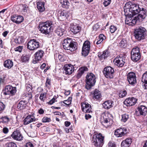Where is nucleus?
Listing matches in <instances>:
<instances>
[{"label": "nucleus", "instance_id": "20e7f679", "mask_svg": "<svg viewBox=\"0 0 147 147\" xmlns=\"http://www.w3.org/2000/svg\"><path fill=\"white\" fill-rule=\"evenodd\" d=\"M146 29L142 27H140L134 31L135 38L138 40L144 39L146 35Z\"/></svg>", "mask_w": 147, "mask_h": 147}, {"label": "nucleus", "instance_id": "052dcab7", "mask_svg": "<svg viewBox=\"0 0 147 147\" xmlns=\"http://www.w3.org/2000/svg\"><path fill=\"white\" fill-rule=\"evenodd\" d=\"M22 10L24 12H26L28 9V7L26 5H23L22 6Z\"/></svg>", "mask_w": 147, "mask_h": 147}, {"label": "nucleus", "instance_id": "412c9836", "mask_svg": "<svg viewBox=\"0 0 147 147\" xmlns=\"http://www.w3.org/2000/svg\"><path fill=\"white\" fill-rule=\"evenodd\" d=\"M38 120L32 115H29L27 116L24 120V125H28L31 123L35 121Z\"/></svg>", "mask_w": 147, "mask_h": 147}, {"label": "nucleus", "instance_id": "de8ad7c7", "mask_svg": "<svg viewBox=\"0 0 147 147\" xmlns=\"http://www.w3.org/2000/svg\"><path fill=\"white\" fill-rule=\"evenodd\" d=\"M131 17H130V18H129L128 17H126V19L125 20V22L126 23L128 24L129 23L132 22V21H134L135 22V21L134 20H131ZM134 19H135V18ZM135 22L136 23V22Z\"/></svg>", "mask_w": 147, "mask_h": 147}, {"label": "nucleus", "instance_id": "f3484780", "mask_svg": "<svg viewBox=\"0 0 147 147\" xmlns=\"http://www.w3.org/2000/svg\"><path fill=\"white\" fill-rule=\"evenodd\" d=\"M63 73L66 75H70L74 71V68L71 64H66L63 67Z\"/></svg>", "mask_w": 147, "mask_h": 147}, {"label": "nucleus", "instance_id": "f8f14e48", "mask_svg": "<svg viewBox=\"0 0 147 147\" xmlns=\"http://www.w3.org/2000/svg\"><path fill=\"white\" fill-rule=\"evenodd\" d=\"M90 42L88 40L85 41L83 44L82 50V54L84 57L88 54L90 49Z\"/></svg>", "mask_w": 147, "mask_h": 147}, {"label": "nucleus", "instance_id": "864d4df0", "mask_svg": "<svg viewBox=\"0 0 147 147\" xmlns=\"http://www.w3.org/2000/svg\"><path fill=\"white\" fill-rule=\"evenodd\" d=\"M103 4L105 7L107 6L110 3L111 0H104Z\"/></svg>", "mask_w": 147, "mask_h": 147}, {"label": "nucleus", "instance_id": "423d86ee", "mask_svg": "<svg viewBox=\"0 0 147 147\" xmlns=\"http://www.w3.org/2000/svg\"><path fill=\"white\" fill-rule=\"evenodd\" d=\"M62 45L64 49L65 50L72 51L75 49L74 44L70 38H68L65 39L63 41Z\"/></svg>", "mask_w": 147, "mask_h": 147}, {"label": "nucleus", "instance_id": "c756f323", "mask_svg": "<svg viewBox=\"0 0 147 147\" xmlns=\"http://www.w3.org/2000/svg\"><path fill=\"white\" fill-rule=\"evenodd\" d=\"M65 30V29L59 26L57 27L55 30V33L56 35L59 36H61L64 34Z\"/></svg>", "mask_w": 147, "mask_h": 147}, {"label": "nucleus", "instance_id": "cd10ccee", "mask_svg": "<svg viewBox=\"0 0 147 147\" xmlns=\"http://www.w3.org/2000/svg\"><path fill=\"white\" fill-rule=\"evenodd\" d=\"M132 142V139L130 138H128L123 140L121 142V147H129Z\"/></svg>", "mask_w": 147, "mask_h": 147}, {"label": "nucleus", "instance_id": "338daca9", "mask_svg": "<svg viewBox=\"0 0 147 147\" xmlns=\"http://www.w3.org/2000/svg\"><path fill=\"white\" fill-rule=\"evenodd\" d=\"M9 32V31H5L3 33L2 35L4 37H6Z\"/></svg>", "mask_w": 147, "mask_h": 147}, {"label": "nucleus", "instance_id": "bf43d9fd", "mask_svg": "<svg viewBox=\"0 0 147 147\" xmlns=\"http://www.w3.org/2000/svg\"><path fill=\"white\" fill-rule=\"evenodd\" d=\"M9 131L8 129L6 127H5L3 128V132L5 134H7L8 132Z\"/></svg>", "mask_w": 147, "mask_h": 147}, {"label": "nucleus", "instance_id": "f704fd0d", "mask_svg": "<svg viewBox=\"0 0 147 147\" xmlns=\"http://www.w3.org/2000/svg\"><path fill=\"white\" fill-rule=\"evenodd\" d=\"M142 81L144 83L145 89H147V71L143 74L142 77Z\"/></svg>", "mask_w": 147, "mask_h": 147}, {"label": "nucleus", "instance_id": "7ed1b4c3", "mask_svg": "<svg viewBox=\"0 0 147 147\" xmlns=\"http://www.w3.org/2000/svg\"><path fill=\"white\" fill-rule=\"evenodd\" d=\"M110 117L112 118V115L109 113L103 114L102 115L100 122L102 125L106 127L107 128L111 126L113 123L112 119L110 118Z\"/></svg>", "mask_w": 147, "mask_h": 147}, {"label": "nucleus", "instance_id": "49530a36", "mask_svg": "<svg viewBox=\"0 0 147 147\" xmlns=\"http://www.w3.org/2000/svg\"><path fill=\"white\" fill-rule=\"evenodd\" d=\"M51 121V119L47 117H44L42 119V122L43 123L49 122Z\"/></svg>", "mask_w": 147, "mask_h": 147}, {"label": "nucleus", "instance_id": "5701e85b", "mask_svg": "<svg viewBox=\"0 0 147 147\" xmlns=\"http://www.w3.org/2000/svg\"><path fill=\"white\" fill-rule=\"evenodd\" d=\"M11 20L16 24H20L23 21L24 18L22 16L14 15L11 17Z\"/></svg>", "mask_w": 147, "mask_h": 147}, {"label": "nucleus", "instance_id": "b1692460", "mask_svg": "<svg viewBox=\"0 0 147 147\" xmlns=\"http://www.w3.org/2000/svg\"><path fill=\"white\" fill-rule=\"evenodd\" d=\"M138 110L136 113H139L140 115L145 116L147 114V108L144 106L141 105L139 106Z\"/></svg>", "mask_w": 147, "mask_h": 147}, {"label": "nucleus", "instance_id": "1a4fd4ad", "mask_svg": "<svg viewBox=\"0 0 147 147\" xmlns=\"http://www.w3.org/2000/svg\"><path fill=\"white\" fill-rule=\"evenodd\" d=\"M103 74L107 78H112L113 77L114 71L113 68L110 66H107L104 69Z\"/></svg>", "mask_w": 147, "mask_h": 147}, {"label": "nucleus", "instance_id": "8fccbe9b", "mask_svg": "<svg viewBox=\"0 0 147 147\" xmlns=\"http://www.w3.org/2000/svg\"><path fill=\"white\" fill-rule=\"evenodd\" d=\"M51 84V80L47 77L46 79L45 85L47 87H49Z\"/></svg>", "mask_w": 147, "mask_h": 147}, {"label": "nucleus", "instance_id": "ddd939ff", "mask_svg": "<svg viewBox=\"0 0 147 147\" xmlns=\"http://www.w3.org/2000/svg\"><path fill=\"white\" fill-rule=\"evenodd\" d=\"M147 14V10L146 9L143 7L140 8L139 12L138 14L137 17H135V19L134 20L136 22V21L139 19H144L146 16Z\"/></svg>", "mask_w": 147, "mask_h": 147}, {"label": "nucleus", "instance_id": "79ce46f5", "mask_svg": "<svg viewBox=\"0 0 147 147\" xmlns=\"http://www.w3.org/2000/svg\"><path fill=\"white\" fill-rule=\"evenodd\" d=\"M102 55L104 59H105L109 55V51L107 50L105 51L102 53Z\"/></svg>", "mask_w": 147, "mask_h": 147}, {"label": "nucleus", "instance_id": "39448f33", "mask_svg": "<svg viewBox=\"0 0 147 147\" xmlns=\"http://www.w3.org/2000/svg\"><path fill=\"white\" fill-rule=\"evenodd\" d=\"M95 76L92 73L88 74L86 77V88L89 90L94 86L96 82Z\"/></svg>", "mask_w": 147, "mask_h": 147}, {"label": "nucleus", "instance_id": "09e8293b", "mask_svg": "<svg viewBox=\"0 0 147 147\" xmlns=\"http://www.w3.org/2000/svg\"><path fill=\"white\" fill-rule=\"evenodd\" d=\"M70 98H71L70 97H69L68 100L63 101V103L67 105V106H69L71 103V100L70 99Z\"/></svg>", "mask_w": 147, "mask_h": 147}, {"label": "nucleus", "instance_id": "e433bc0d", "mask_svg": "<svg viewBox=\"0 0 147 147\" xmlns=\"http://www.w3.org/2000/svg\"><path fill=\"white\" fill-rule=\"evenodd\" d=\"M61 3L62 4L63 7L64 8L68 7L69 4L68 0H61Z\"/></svg>", "mask_w": 147, "mask_h": 147}, {"label": "nucleus", "instance_id": "ea45409f", "mask_svg": "<svg viewBox=\"0 0 147 147\" xmlns=\"http://www.w3.org/2000/svg\"><path fill=\"white\" fill-rule=\"evenodd\" d=\"M47 93L44 92V93H41L40 94V96L39 97V99L42 101L44 102L46 98Z\"/></svg>", "mask_w": 147, "mask_h": 147}, {"label": "nucleus", "instance_id": "a18cd8bd", "mask_svg": "<svg viewBox=\"0 0 147 147\" xmlns=\"http://www.w3.org/2000/svg\"><path fill=\"white\" fill-rule=\"evenodd\" d=\"M110 31L111 33H113L117 30V27L114 25H111L110 27Z\"/></svg>", "mask_w": 147, "mask_h": 147}, {"label": "nucleus", "instance_id": "69168bd1", "mask_svg": "<svg viewBox=\"0 0 147 147\" xmlns=\"http://www.w3.org/2000/svg\"><path fill=\"white\" fill-rule=\"evenodd\" d=\"M26 147H33V146L32 143L29 142L26 144Z\"/></svg>", "mask_w": 147, "mask_h": 147}, {"label": "nucleus", "instance_id": "e2e57ef3", "mask_svg": "<svg viewBox=\"0 0 147 147\" xmlns=\"http://www.w3.org/2000/svg\"><path fill=\"white\" fill-rule=\"evenodd\" d=\"M85 117L86 119V120H88V119H90L92 117L91 115L89 114H86Z\"/></svg>", "mask_w": 147, "mask_h": 147}, {"label": "nucleus", "instance_id": "680f3d73", "mask_svg": "<svg viewBox=\"0 0 147 147\" xmlns=\"http://www.w3.org/2000/svg\"><path fill=\"white\" fill-rule=\"evenodd\" d=\"M108 147H116V145L114 143L110 142L108 143Z\"/></svg>", "mask_w": 147, "mask_h": 147}, {"label": "nucleus", "instance_id": "603ef678", "mask_svg": "<svg viewBox=\"0 0 147 147\" xmlns=\"http://www.w3.org/2000/svg\"><path fill=\"white\" fill-rule=\"evenodd\" d=\"M98 40L103 41V40L106 39L105 36L102 34H100L99 36Z\"/></svg>", "mask_w": 147, "mask_h": 147}, {"label": "nucleus", "instance_id": "6e6552de", "mask_svg": "<svg viewBox=\"0 0 147 147\" xmlns=\"http://www.w3.org/2000/svg\"><path fill=\"white\" fill-rule=\"evenodd\" d=\"M27 46L29 50L34 51L39 47V42L35 39H31L28 42Z\"/></svg>", "mask_w": 147, "mask_h": 147}, {"label": "nucleus", "instance_id": "774afa93", "mask_svg": "<svg viewBox=\"0 0 147 147\" xmlns=\"http://www.w3.org/2000/svg\"><path fill=\"white\" fill-rule=\"evenodd\" d=\"M143 147H147V140L144 142Z\"/></svg>", "mask_w": 147, "mask_h": 147}, {"label": "nucleus", "instance_id": "9d476101", "mask_svg": "<svg viewBox=\"0 0 147 147\" xmlns=\"http://www.w3.org/2000/svg\"><path fill=\"white\" fill-rule=\"evenodd\" d=\"M16 92V87L9 85L5 87L3 94L5 95H8L12 96L15 94Z\"/></svg>", "mask_w": 147, "mask_h": 147}, {"label": "nucleus", "instance_id": "5fc2aeb1", "mask_svg": "<svg viewBox=\"0 0 147 147\" xmlns=\"http://www.w3.org/2000/svg\"><path fill=\"white\" fill-rule=\"evenodd\" d=\"M5 105L2 102H0V111H3L5 108Z\"/></svg>", "mask_w": 147, "mask_h": 147}, {"label": "nucleus", "instance_id": "3c124183", "mask_svg": "<svg viewBox=\"0 0 147 147\" xmlns=\"http://www.w3.org/2000/svg\"><path fill=\"white\" fill-rule=\"evenodd\" d=\"M23 49V46H20L15 48V50L16 51H18L20 53L21 52Z\"/></svg>", "mask_w": 147, "mask_h": 147}, {"label": "nucleus", "instance_id": "4d7b16f0", "mask_svg": "<svg viewBox=\"0 0 147 147\" xmlns=\"http://www.w3.org/2000/svg\"><path fill=\"white\" fill-rule=\"evenodd\" d=\"M8 147H17L16 144L14 142H10L8 144Z\"/></svg>", "mask_w": 147, "mask_h": 147}, {"label": "nucleus", "instance_id": "7c9ffc66", "mask_svg": "<svg viewBox=\"0 0 147 147\" xmlns=\"http://www.w3.org/2000/svg\"><path fill=\"white\" fill-rule=\"evenodd\" d=\"M68 15L67 11H61L59 13V19L61 21H63L68 17Z\"/></svg>", "mask_w": 147, "mask_h": 147}, {"label": "nucleus", "instance_id": "37998d69", "mask_svg": "<svg viewBox=\"0 0 147 147\" xmlns=\"http://www.w3.org/2000/svg\"><path fill=\"white\" fill-rule=\"evenodd\" d=\"M127 93V92L125 90L121 91L119 93V97L120 98H123L126 96Z\"/></svg>", "mask_w": 147, "mask_h": 147}, {"label": "nucleus", "instance_id": "0eeeda50", "mask_svg": "<svg viewBox=\"0 0 147 147\" xmlns=\"http://www.w3.org/2000/svg\"><path fill=\"white\" fill-rule=\"evenodd\" d=\"M140 49L138 47L133 48L131 52V59L134 62H136L141 58V55L140 52Z\"/></svg>", "mask_w": 147, "mask_h": 147}, {"label": "nucleus", "instance_id": "0e129e2a", "mask_svg": "<svg viewBox=\"0 0 147 147\" xmlns=\"http://www.w3.org/2000/svg\"><path fill=\"white\" fill-rule=\"evenodd\" d=\"M55 99L53 98L48 102V104L50 105H52L55 102Z\"/></svg>", "mask_w": 147, "mask_h": 147}, {"label": "nucleus", "instance_id": "a878e982", "mask_svg": "<svg viewBox=\"0 0 147 147\" xmlns=\"http://www.w3.org/2000/svg\"><path fill=\"white\" fill-rule=\"evenodd\" d=\"M92 94L93 99L96 100H99L102 97L101 92L97 89L94 90Z\"/></svg>", "mask_w": 147, "mask_h": 147}, {"label": "nucleus", "instance_id": "13d9d810", "mask_svg": "<svg viewBox=\"0 0 147 147\" xmlns=\"http://www.w3.org/2000/svg\"><path fill=\"white\" fill-rule=\"evenodd\" d=\"M93 28L94 30L96 31L99 28V26L98 24H96L94 26Z\"/></svg>", "mask_w": 147, "mask_h": 147}, {"label": "nucleus", "instance_id": "6ab92c4d", "mask_svg": "<svg viewBox=\"0 0 147 147\" xmlns=\"http://www.w3.org/2000/svg\"><path fill=\"white\" fill-rule=\"evenodd\" d=\"M11 136L14 140L18 141H21L23 138V136L19 130L14 131L11 135Z\"/></svg>", "mask_w": 147, "mask_h": 147}, {"label": "nucleus", "instance_id": "6e6d98bb", "mask_svg": "<svg viewBox=\"0 0 147 147\" xmlns=\"http://www.w3.org/2000/svg\"><path fill=\"white\" fill-rule=\"evenodd\" d=\"M5 77H3V78H0V85L1 84H5Z\"/></svg>", "mask_w": 147, "mask_h": 147}, {"label": "nucleus", "instance_id": "4c0bfd02", "mask_svg": "<svg viewBox=\"0 0 147 147\" xmlns=\"http://www.w3.org/2000/svg\"><path fill=\"white\" fill-rule=\"evenodd\" d=\"M120 46L121 47H125L127 45V41L125 39H123L119 43Z\"/></svg>", "mask_w": 147, "mask_h": 147}, {"label": "nucleus", "instance_id": "4468645a", "mask_svg": "<svg viewBox=\"0 0 147 147\" xmlns=\"http://www.w3.org/2000/svg\"><path fill=\"white\" fill-rule=\"evenodd\" d=\"M44 53V52L43 51L41 50H38L34 55V58L33 61V63L35 64L41 60Z\"/></svg>", "mask_w": 147, "mask_h": 147}, {"label": "nucleus", "instance_id": "dca6fc26", "mask_svg": "<svg viewBox=\"0 0 147 147\" xmlns=\"http://www.w3.org/2000/svg\"><path fill=\"white\" fill-rule=\"evenodd\" d=\"M127 78L129 84L133 85L136 82L135 74L133 72H129L127 74Z\"/></svg>", "mask_w": 147, "mask_h": 147}, {"label": "nucleus", "instance_id": "58836bf2", "mask_svg": "<svg viewBox=\"0 0 147 147\" xmlns=\"http://www.w3.org/2000/svg\"><path fill=\"white\" fill-rule=\"evenodd\" d=\"M122 119L121 121H122L125 122H126L129 118L128 115L127 114H124L122 115L121 116Z\"/></svg>", "mask_w": 147, "mask_h": 147}, {"label": "nucleus", "instance_id": "f257e3e1", "mask_svg": "<svg viewBox=\"0 0 147 147\" xmlns=\"http://www.w3.org/2000/svg\"><path fill=\"white\" fill-rule=\"evenodd\" d=\"M52 24L53 22L51 20H48L45 22L42 23L39 26V30L42 33L49 34L51 32Z\"/></svg>", "mask_w": 147, "mask_h": 147}, {"label": "nucleus", "instance_id": "f03ea898", "mask_svg": "<svg viewBox=\"0 0 147 147\" xmlns=\"http://www.w3.org/2000/svg\"><path fill=\"white\" fill-rule=\"evenodd\" d=\"M104 136L99 133L93 135L92 140V142L94 145L97 147H101L104 144Z\"/></svg>", "mask_w": 147, "mask_h": 147}, {"label": "nucleus", "instance_id": "2f4dec72", "mask_svg": "<svg viewBox=\"0 0 147 147\" xmlns=\"http://www.w3.org/2000/svg\"><path fill=\"white\" fill-rule=\"evenodd\" d=\"M27 102L25 100H22L18 104L17 107L20 110H22L25 108Z\"/></svg>", "mask_w": 147, "mask_h": 147}, {"label": "nucleus", "instance_id": "393cba45", "mask_svg": "<svg viewBox=\"0 0 147 147\" xmlns=\"http://www.w3.org/2000/svg\"><path fill=\"white\" fill-rule=\"evenodd\" d=\"M70 30L74 34H76L79 33L81 30V27L77 24L74 25L72 23L71 24Z\"/></svg>", "mask_w": 147, "mask_h": 147}, {"label": "nucleus", "instance_id": "a19ab883", "mask_svg": "<svg viewBox=\"0 0 147 147\" xmlns=\"http://www.w3.org/2000/svg\"><path fill=\"white\" fill-rule=\"evenodd\" d=\"M30 57L28 55L22 56V60L23 62H28L29 59Z\"/></svg>", "mask_w": 147, "mask_h": 147}, {"label": "nucleus", "instance_id": "aec40b11", "mask_svg": "<svg viewBox=\"0 0 147 147\" xmlns=\"http://www.w3.org/2000/svg\"><path fill=\"white\" fill-rule=\"evenodd\" d=\"M127 133V129L124 128H121L117 129L115 132V135L117 137H121L126 134Z\"/></svg>", "mask_w": 147, "mask_h": 147}, {"label": "nucleus", "instance_id": "bb28decb", "mask_svg": "<svg viewBox=\"0 0 147 147\" xmlns=\"http://www.w3.org/2000/svg\"><path fill=\"white\" fill-rule=\"evenodd\" d=\"M88 70V69L86 67H81L78 70V73L76 75L77 78L78 79L80 78L84 72L87 71Z\"/></svg>", "mask_w": 147, "mask_h": 147}, {"label": "nucleus", "instance_id": "c85d7f7f", "mask_svg": "<svg viewBox=\"0 0 147 147\" xmlns=\"http://www.w3.org/2000/svg\"><path fill=\"white\" fill-rule=\"evenodd\" d=\"M113 101L111 100L105 101L102 105L103 108L106 109H109L113 107Z\"/></svg>", "mask_w": 147, "mask_h": 147}, {"label": "nucleus", "instance_id": "72a5a7b5", "mask_svg": "<svg viewBox=\"0 0 147 147\" xmlns=\"http://www.w3.org/2000/svg\"><path fill=\"white\" fill-rule=\"evenodd\" d=\"M44 4V3L42 2L37 3V7L40 12H42L45 10Z\"/></svg>", "mask_w": 147, "mask_h": 147}, {"label": "nucleus", "instance_id": "a211bd4d", "mask_svg": "<svg viewBox=\"0 0 147 147\" xmlns=\"http://www.w3.org/2000/svg\"><path fill=\"white\" fill-rule=\"evenodd\" d=\"M82 109L83 111L86 113L92 112V107L90 104L86 102H84L81 104Z\"/></svg>", "mask_w": 147, "mask_h": 147}, {"label": "nucleus", "instance_id": "9b49d317", "mask_svg": "<svg viewBox=\"0 0 147 147\" xmlns=\"http://www.w3.org/2000/svg\"><path fill=\"white\" fill-rule=\"evenodd\" d=\"M128 8L129 9V12L131 13L129 14L130 15L131 14L132 16H134L138 14L139 12L140 7L139 5L134 4L130 5L129 7Z\"/></svg>", "mask_w": 147, "mask_h": 147}, {"label": "nucleus", "instance_id": "c9c22d12", "mask_svg": "<svg viewBox=\"0 0 147 147\" xmlns=\"http://www.w3.org/2000/svg\"><path fill=\"white\" fill-rule=\"evenodd\" d=\"M24 38L22 36H20L16 38L14 40L15 42L19 44L23 43L24 42Z\"/></svg>", "mask_w": 147, "mask_h": 147}, {"label": "nucleus", "instance_id": "4be33fe9", "mask_svg": "<svg viewBox=\"0 0 147 147\" xmlns=\"http://www.w3.org/2000/svg\"><path fill=\"white\" fill-rule=\"evenodd\" d=\"M137 99L134 98H129L126 99L123 102L124 104L127 106L134 105L136 102Z\"/></svg>", "mask_w": 147, "mask_h": 147}, {"label": "nucleus", "instance_id": "c03bdc74", "mask_svg": "<svg viewBox=\"0 0 147 147\" xmlns=\"http://www.w3.org/2000/svg\"><path fill=\"white\" fill-rule=\"evenodd\" d=\"M1 119L2 120V122L3 123H8L9 121V119L7 116L2 117Z\"/></svg>", "mask_w": 147, "mask_h": 147}, {"label": "nucleus", "instance_id": "473e14b6", "mask_svg": "<svg viewBox=\"0 0 147 147\" xmlns=\"http://www.w3.org/2000/svg\"><path fill=\"white\" fill-rule=\"evenodd\" d=\"M13 63L10 59H8L5 61L4 63V67L8 69L11 68L13 66Z\"/></svg>", "mask_w": 147, "mask_h": 147}, {"label": "nucleus", "instance_id": "2eb2a0df", "mask_svg": "<svg viewBox=\"0 0 147 147\" xmlns=\"http://www.w3.org/2000/svg\"><path fill=\"white\" fill-rule=\"evenodd\" d=\"M125 59L124 56H119L117 57L114 59V62L115 64L118 66L121 67L123 66L125 63Z\"/></svg>", "mask_w": 147, "mask_h": 147}]
</instances>
